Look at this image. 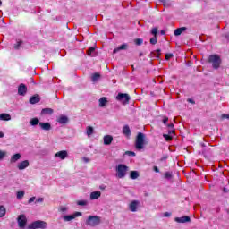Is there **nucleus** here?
I'll return each instance as SVG.
<instances>
[{
    "mask_svg": "<svg viewBox=\"0 0 229 229\" xmlns=\"http://www.w3.org/2000/svg\"><path fill=\"white\" fill-rule=\"evenodd\" d=\"M168 128V133L169 135H174V124L170 123L166 125Z\"/></svg>",
    "mask_w": 229,
    "mask_h": 229,
    "instance_id": "a878e982",
    "label": "nucleus"
},
{
    "mask_svg": "<svg viewBox=\"0 0 229 229\" xmlns=\"http://www.w3.org/2000/svg\"><path fill=\"white\" fill-rule=\"evenodd\" d=\"M94 51H96V48L94 47H90L89 50H88V55L89 56H94Z\"/></svg>",
    "mask_w": 229,
    "mask_h": 229,
    "instance_id": "c9c22d12",
    "label": "nucleus"
},
{
    "mask_svg": "<svg viewBox=\"0 0 229 229\" xmlns=\"http://www.w3.org/2000/svg\"><path fill=\"white\" fill-rule=\"evenodd\" d=\"M164 177L165 178V180H171L173 178V174H171V172H165Z\"/></svg>",
    "mask_w": 229,
    "mask_h": 229,
    "instance_id": "72a5a7b5",
    "label": "nucleus"
},
{
    "mask_svg": "<svg viewBox=\"0 0 229 229\" xmlns=\"http://www.w3.org/2000/svg\"><path fill=\"white\" fill-rule=\"evenodd\" d=\"M99 78H101V75H99V73H94L91 76V81H93V83H96V81H98Z\"/></svg>",
    "mask_w": 229,
    "mask_h": 229,
    "instance_id": "cd10ccee",
    "label": "nucleus"
},
{
    "mask_svg": "<svg viewBox=\"0 0 229 229\" xmlns=\"http://www.w3.org/2000/svg\"><path fill=\"white\" fill-rule=\"evenodd\" d=\"M163 216L164 217H171V213L170 212H165Z\"/></svg>",
    "mask_w": 229,
    "mask_h": 229,
    "instance_id": "49530a36",
    "label": "nucleus"
},
{
    "mask_svg": "<svg viewBox=\"0 0 229 229\" xmlns=\"http://www.w3.org/2000/svg\"><path fill=\"white\" fill-rule=\"evenodd\" d=\"M21 45H22V41H18L17 44L14 46V48L19 49V47H21Z\"/></svg>",
    "mask_w": 229,
    "mask_h": 229,
    "instance_id": "79ce46f5",
    "label": "nucleus"
},
{
    "mask_svg": "<svg viewBox=\"0 0 229 229\" xmlns=\"http://www.w3.org/2000/svg\"><path fill=\"white\" fill-rule=\"evenodd\" d=\"M83 160H85V162H89V159H87L86 157H83Z\"/></svg>",
    "mask_w": 229,
    "mask_h": 229,
    "instance_id": "5fc2aeb1",
    "label": "nucleus"
},
{
    "mask_svg": "<svg viewBox=\"0 0 229 229\" xmlns=\"http://www.w3.org/2000/svg\"><path fill=\"white\" fill-rule=\"evenodd\" d=\"M115 171H116V174H115L116 178H119L120 180H122L123 178H126V174H128V172L130 171V167H128L124 164H119L118 165H116Z\"/></svg>",
    "mask_w": 229,
    "mask_h": 229,
    "instance_id": "f257e3e1",
    "label": "nucleus"
},
{
    "mask_svg": "<svg viewBox=\"0 0 229 229\" xmlns=\"http://www.w3.org/2000/svg\"><path fill=\"white\" fill-rule=\"evenodd\" d=\"M90 199L94 200V199H99V198H101V191H93L90 193Z\"/></svg>",
    "mask_w": 229,
    "mask_h": 229,
    "instance_id": "412c9836",
    "label": "nucleus"
},
{
    "mask_svg": "<svg viewBox=\"0 0 229 229\" xmlns=\"http://www.w3.org/2000/svg\"><path fill=\"white\" fill-rule=\"evenodd\" d=\"M128 49V44H123L120 47L114 49L113 54L115 55V53H119V51L126 50Z\"/></svg>",
    "mask_w": 229,
    "mask_h": 229,
    "instance_id": "a211bd4d",
    "label": "nucleus"
},
{
    "mask_svg": "<svg viewBox=\"0 0 229 229\" xmlns=\"http://www.w3.org/2000/svg\"><path fill=\"white\" fill-rule=\"evenodd\" d=\"M174 221L176 223H189L191 222V217H189L188 216H183L182 217H175Z\"/></svg>",
    "mask_w": 229,
    "mask_h": 229,
    "instance_id": "ddd939ff",
    "label": "nucleus"
},
{
    "mask_svg": "<svg viewBox=\"0 0 229 229\" xmlns=\"http://www.w3.org/2000/svg\"><path fill=\"white\" fill-rule=\"evenodd\" d=\"M183 31H187V27H181V28L176 29L174 31V35L175 37H180V35H182V33H183Z\"/></svg>",
    "mask_w": 229,
    "mask_h": 229,
    "instance_id": "f3484780",
    "label": "nucleus"
},
{
    "mask_svg": "<svg viewBox=\"0 0 229 229\" xmlns=\"http://www.w3.org/2000/svg\"><path fill=\"white\" fill-rule=\"evenodd\" d=\"M167 121H169V118L165 116L163 119V123L167 124Z\"/></svg>",
    "mask_w": 229,
    "mask_h": 229,
    "instance_id": "de8ad7c7",
    "label": "nucleus"
},
{
    "mask_svg": "<svg viewBox=\"0 0 229 229\" xmlns=\"http://www.w3.org/2000/svg\"><path fill=\"white\" fill-rule=\"evenodd\" d=\"M21 158H22V155H21V153L14 154L11 157L10 163L15 164V162H18Z\"/></svg>",
    "mask_w": 229,
    "mask_h": 229,
    "instance_id": "4468645a",
    "label": "nucleus"
},
{
    "mask_svg": "<svg viewBox=\"0 0 229 229\" xmlns=\"http://www.w3.org/2000/svg\"><path fill=\"white\" fill-rule=\"evenodd\" d=\"M30 105H36V103H40V96L34 95L30 98Z\"/></svg>",
    "mask_w": 229,
    "mask_h": 229,
    "instance_id": "2eb2a0df",
    "label": "nucleus"
},
{
    "mask_svg": "<svg viewBox=\"0 0 229 229\" xmlns=\"http://www.w3.org/2000/svg\"><path fill=\"white\" fill-rule=\"evenodd\" d=\"M140 204V202L139 200H132L129 204V210H131V212H137V209L139 208Z\"/></svg>",
    "mask_w": 229,
    "mask_h": 229,
    "instance_id": "9d476101",
    "label": "nucleus"
},
{
    "mask_svg": "<svg viewBox=\"0 0 229 229\" xmlns=\"http://www.w3.org/2000/svg\"><path fill=\"white\" fill-rule=\"evenodd\" d=\"M69 157L67 150H61L55 153V158H59L60 160H65L66 157Z\"/></svg>",
    "mask_w": 229,
    "mask_h": 229,
    "instance_id": "1a4fd4ad",
    "label": "nucleus"
},
{
    "mask_svg": "<svg viewBox=\"0 0 229 229\" xmlns=\"http://www.w3.org/2000/svg\"><path fill=\"white\" fill-rule=\"evenodd\" d=\"M163 137L167 142H169V140H173V137L171 136V134H164Z\"/></svg>",
    "mask_w": 229,
    "mask_h": 229,
    "instance_id": "f704fd0d",
    "label": "nucleus"
},
{
    "mask_svg": "<svg viewBox=\"0 0 229 229\" xmlns=\"http://www.w3.org/2000/svg\"><path fill=\"white\" fill-rule=\"evenodd\" d=\"M165 60H171V58H173V54H166L165 55Z\"/></svg>",
    "mask_w": 229,
    "mask_h": 229,
    "instance_id": "37998d69",
    "label": "nucleus"
},
{
    "mask_svg": "<svg viewBox=\"0 0 229 229\" xmlns=\"http://www.w3.org/2000/svg\"><path fill=\"white\" fill-rule=\"evenodd\" d=\"M60 212H67V207L62 206V207L60 208Z\"/></svg>",
    "mask_w": 229,
    "mask_h": 229,
    "instance_id": "c03bdc74",
    "label": "nucleus"
},
{
    "mask_svg": "<svg viewBox=\"0 0 229 229\" xmlns=\"http://www.w3.org/2000/svg\"><path fill=\"white\" fill-rule=\"evenodd\" d=\"M35 199H36L35 197H31V198L29 199L28 203H33V201H35Z\"/></svg>",
    "mask_w": 229,
    "mask_h": 229,
    "instance_id": "8fccbe9b",
    "label": "nucleus"
},
{
    "mask_svg": "<svg viewBox=\"0 0 229 229\" xmlns=\"http://www.w3.org/2000/svg\"><path fill=\"white\" fill-rule=\"evenodd\" d=\"M117 101H121L123 105L130 103V95L126 93H119L116 97Z\"/></svg>",
    "mask_w": 229,
    "mask_h": 229,
    "instance_id": "423d86ee",
    "label": "nucleus"
},
{
    "mask_svg": "<svg viewBox=\"0 0 229 229\" xmlns=\"http://www.w3.org/2000/svg\"><path fill=\"white\" fill-rule=\"evenodd\" d=\"M44 202V198H38L36 199V203H43Z\"/></svg>",
    "mask_w": 229,
    "mask_h": 229,
    "instance_id": "a18cd8bd",
    "label": "nucleus"
},
{
    "mask_svg": "<svg viewBox=\"0 0 229 229\" xmlns=\"http://www.w3.org/2000/svg\"><path fill=\"white\" fill-rule=\"evenodd\" d=\"M77 205L80 207H87L89 205V202L87 200H78Z\"/></svg>",
    "mask_w": 229,
    "mask_h": 229,
    "instance_id": "7c9ffc66",
    "label": "nucleus"
},
{
    "mask_svg": "<svg viewBox=\"0 0 229 229\" xmlns=\"http://www.w3.org/2000/svg\"><path fill=\"white\" fill-rule=\"evenodd\" d=\"M98 103H99V106L101 108L106 106V103H108V100L106 99V97H103L101 98L99 100H98Z\"/></svg>",
    "mask_w": 229,
    "mask_h": 229,
    "instance_id": "b1692460",
    "label": "nucleus"
},
{
    "mask_svg": "<svg viewBox=\"0 0 229 229\" xmlns=\"http://www.w3.org/2000/svg\"><path fill=\"white\" fill-rule=\"evenodd\" d=\"M0 121H12V116L9 114H0Z\"/></svg>",
    "mask_w": 229,
    "mask_h": 229,
    "instance_id": "4be33fe9",
    "label": "nucleus"
},
{
    "mask_svg": "<svg viewBox=\"0 0 229 229\" xmlns=\"http://www.w3.org/2000/svg\"><path fill=\"white\" fill-rule=\"evenodd\" d=\"M123 133L126 137H130V135H131V131L130 130V127L128 125L123 126Z\"/></svg>",
    "mask_w": 229,
    "mask_h": 229,
    "instance_id": "5701e85b",
    "label": "nucleus"
},
{
    "mask_svg": "<svg viewBox=\"0 0 229 229\" xmlns=\"http://www.w3.org/2000/svg\"><path fill=\"white\" fill-rule=\"evenodd\" d=\"M17 167L19 171H24L27 167H30V161L24 160L22 162L18 163Z\"/></svg>",
    "mask_w": 229,
    "mask_h": 229,
    "instance_id": "9b49d317",
    "label": "nucleus"
},
{
    "mask_svg": "<svg viewBox=\"0 0 229 229\" xmlns=\"http://www.w3.org/2000/svg\"><path fill=\"white\" fill-rule=\"evenodd\" d=\"M144 139H146V135H144V133L142 132H139L135 140V148L137 149V151H142V148L146 144Z\"/></svg>",
    "mask_w": 229,
    "mask_h": 229,
    "instance_id": "f03ea898",
    "label": "nucleus"
},
{
    "mask_svg": "<svg viewBox=\"0 0 229 229\" xmlns=\"http://www.w3.org/2000/svg\"><path fill=\"white\" fill-rule=\"evenodd\" d=\"M112 140H114V138L110 135L104 136V144L106 146H110L112 144Z\"/></svg>",
    "mask_w": 229,
    "mask_h": 229,
    "instance_id": "aec40b11",
    "label": "nucleus"
},
{
    "mask_svg": "<svg viewBox=\"0 0 229 229\" xmlns=\"http://www.w3.org/2000/svg\"><path fill=\"white\" fill-rule=\"evenodd\" d=\"M6 216V208L4 206H0V217H4Z\"/></svg>",
    "mask_w": 229,
    "mask_h": 229,
    "instance_id": "c85d7f7f",
    "label": "nucleus"
},
{
    "mask_svg": "<svg viewBox=\"0 0 229 229\" xmlns=\"http://www.w3.org/2000/svg\"><path fill=\"white\" fill-rule=\"evenodd\" d=\"M40 124V120H38V118H32L30 120V125L31 126H37V124Z\"/></svg>",
    "mask_w": 229,
    "mask_h": 229,
    "instance_id": "c756f323",
    "label": "nucleus"
},
{
    "mask_svg": "<svg viewBox=\"0 0 229 229\" xmlns=\"http://www.w3.org/2000/svg\"><path fill=\"white\" fill-rule=\"evenodd\" d=\"M209 62L212 64L214 69H219V66L221 65V58L218 55H210Z\"/></svg>",
    "mask_w": 229,
    "mask_h": 229,
    "instance_id": "39448f33",
    "label": "nucleus"
},
{
    "mask_svg": "<svg viewBox=\"0 0 229 229\" xmlns=\"http://www.w3.org/2000/svg\"><path fill=\"white\" fill-rule=\"evenodd\" d=\"M3 137H4V133H3L2 131H0V139H3Z\"/></svg>",
    "mask_w": 229,
    "mask_h": 229,
    "instance_id": "603ef678",
    "label": "nucleus"
},
{
    "mask_svg": "<svg viewBox=\"0 0 229 229\" xmlns=\"http://www.w3.org/2000/svg\"><path fill=\"white\" fill-rule=\"evenodd\" d=\"M28 92V88L24 84H20L18 88V94L19 96H26V93Z\"/></svg>",
    "mask_w": 229,
    "mask_h": 229,
    "instance_id": "f8f14e48",
    "label": "nucleus"
},
{
    "mask_svg": "<svg viewBox=\"0 0 229 229\" xmlns=\"http://www.w3.org/2000/svg\"><path fill=\"white\" fill-rule=\"evenodd\" d=\"M130 178L131 180H137V178H139V172H137V171H131Z\"/></svg>",
    "mask_w": 229,
    "mask_h": 229,
    "instance_id": "bb28decb",
    "label": "nucleus"
},
{
    "mask_svg": "<svg viewBox=\"0 0 229 229\" xmlns=\"http://www.w3.org/2000/svg\"><path fill=\"white\" fill-rule=\"evenodd\" d=\"M136 46H142V42H144V40L142 38H137L134 40Z\"/></svg>",
    "mask_w": 229,
    "mask_h": 229,
    "instance_id": "e433bc0d",
    "label": "nucleus"
},
{
    "mask_svg": "<svg viewBox=\"0 0 229 229\" xmlns=\"http://www.w3.org/2000/svg\"><path fill=\"white\" fill-rule=\"evenodd\" d=\"M16 198H17V199H22V198H24V191H18Z\"/></svg>",
    "mask_w": 229,
    "mask_h": 229,
    "instance_id": "473e14b6",
    "label": "nucleus"
},
{
    "mask_svg": "<svg viewBox=\"0 0 229 229\" xmlns=\"http://www.w3.org/2000/svg\"><path fill=\"white\" fill-rule=\"evenodd\" d=\"M222 119H229V114H222L221 115Z\"/></svg>",
    "mask_w": 229,
    "mask_h": 229,
    "instance_id": "09e8293b",
    "label": "nucleus"
},
{
    "mask_svg": "<svg viewBox=\"0 0 229 229\" xmlns=\"http://www.w3.org/2000/svg\"><path fill=\"white\" fill-rule=\"evenodd\" d=\"M100 223H101V217L98 216H90L86 220V225H88V226H93V227L98 226V225H99Z\"/></svg>",
    "mask_w": 229,
    "mask_h": 229,
    "instance_id": "20e7f679",
    "label": "nucleus"
},
{
    "mask_svg": "<svg viewBox=\"0 0 229 229\" xmlns=\"http://www.w3.org/2000/svg\"><path fill=\"white\" fill-rule=\"evenodd\" d=\"M80 216H81V212H75L73 215L64 216L63 219L65 223H69V221H72L73 219H76V217Z\"/></svg>",
    "mask_w": 229,
    "mask_h": 229,
    "instance_id": "6e6552de",
    "label": "nucleus"
},
{
    "mask_svg": "<svg viewBox=\"0 0 229 229\" xmlns=\"http://www.w3.org/2000/svg\"><path fill=\"white\" fill-rule=\"evenodd\" d=\"M7 153L6 151L0 150V162L6 157Z\"/></svg>",
    "mask_w": 229,
    "mask_h": 229,
    "instance_id": "4c0bfd02",
    "label": "nucleus"
},
{
    "mask_svg": "<svg viewBox=\"0 0 229 229\" xmlns=\"http://www.w3.org/2000/svg\"><path fill=\"white\" fill-rule=\"evenodd\" d=\"M46 228H47V223L42 220L34 221L29 225V229H46Z\"/></svg>",
    "mask_w": 229,
    "mask_h": 229,
    "instance_id": "7ed1b4c3",
    "label": "nucleus"
},
{
    "mask_svg": "<svg viewBox=\"0 0 229 229\" xmlns=\"http://www.w3.org/2000/svg\"><path fill=\"white\" fill-rule=\"evenodd\" d=\"M41 114L43 115H51V114H53V109L52 108H44V109H42Z\"/></svg>",
    "mask_w": 229,
    "mask_h": 229,
    "instance_id": "393cba45",
    "label": "nucleus"
},
{
    "mask_svg": "<svg viewBox=\"0 0 229 229\" xmlns=\"http://www.w3.org/2000/svg\"><path fill=\"white\" fill-rule=\"evenodd\" d=\"M125 155H128V157H135V152H133V151H126Z\"/></svg>",
    "mask_w": 229,
    "mask_h": 229,
    "instance_id": "a19ab883",
    "label": "nucleus"
},
{
    "mask_svg": "<svg viewBox=\"0 0 229 229\" xmlns=\"http://www.w3.org/2000/svg\"><path fill=\"white\" fill-rule=\"evenodd\" d=\"M157 42V36H154L153 38H150V44H152L153 46H155Z\"/></svg>",
    "mask_w": 229,
    "mask_h": 229,
    "instance_id": "58836bf2",
    "label": "nucleus"
},
{
    "mask_svg": "<svg viewBox=\"0 0 229 229\" xmlns=\"http://www.w3.org/2000/svg\"><path fill=\"white\" fill-rule=\"evenodd\" d=\"M57 123H59V124H67L69 118L65 115H62L57 119Z\"/></svg>",
    "mask_w": 229,
    "mask_h": 229,
    "instance_id": "6ab92c4d",
    "label": "nucleus"
},
{
    "mask_svg": "<svg viewBox=\"0 0 229 229\" xmlns=\"http://www.w3.org/2000/svg\"><path fill=\"white\" fill-rule=\"evenodd\" d=\"M160 1V3H165V0H159Z\"/></svg>",
    "mask_w": 229,
    "mask_h": 229,
    "instance_id": "6e6d98bb",
    "label": "nucleus"
},
{
    "mask_svg": "<svg viewBox=\"0 0 229 229\" xmlns=\"http://www.w3.org/2000/svg\"><path fill=\"white\" fill-rule=\"evenodd\" d=\"M158 32V29L157 28H153L151 30V33L154 35V37H157V33Z\"/></svg>",
    "mask_w": 229,
    "mask_h": 229,
    "instance_id": "ea45409f",
    "label": "nucleus"
},
{
    "mask_svg": "<svg viewBox=\"0 0 229 229\" xmlns=\"http://www.w3.org/2000/svg\"><path fill=\"white\" fill-rule=\"evenodd\" d=\"M154 171H155V173H160V170L157 166H154Z\"/></svg>",
    "mask_w": 229,
    "mask_h": 229,
    "instance_id": "3c124183",
    "label": "nucleus"
},
{
    "mask_svg": "<svg viewBox=\"0 0 229 229\" xmlns=\"http://www.w3.org/2000/svg\"><path fill=\"white\" fill-rule=\"evenodd\" d=\"M86 133H87L88 137H90V135H92V133H94V128H92L91 126H88Z\"/></svg>",
    "mask_w": 229,
    "mask_h": 229,
    "instance_id": "2f4dec72",
    "label": "nucleus"
},
{
    "mask_svg": "<svg viewBox=\"0 0 229 229\" xmlns=\"http://www.w3.org/2000/svg\"><path fill=\"white\" fill-rule=\"evenodd\" d=\"M161 33H162V35H164V33H165L164 30H162Z\"/></svg>",
    "mask_w": 229,
    "mask_h": 229,
    "instance_id": "13d9d810",
    "label": "nucleus"
},
{
    "mask_svg": "<svg viewBox=\"0 0 229 229\" xmlns=\"http://www.w3.org/2000/svg\"><path fill=\"white\" fill-rule=\"evenodd\" d=\"M17 223L20 228H26V225L28 223V218H26V215H20L17 218Z\"/></svg>",
    "mask_w": 229,
    "mask_h": 229,
    "instance_id": "0eeeda50",
    "label": "nucleus"
},
{
    "mask_svg": "<svg viewBox=\"0 0 229 229\" xmlns=\"http://www.w3.org/2000/svg\"><path fill=\"white\" fill-rule=\"evenodd\" d=\"M188 101H189V103H194V100H192L191 98H189Z\"/></svg>",
    "mask_w": 229,
    "mask_h": 229,
    "instance_id": "864d4df0",
    "label": "nucleus"
},
{
    "mask_svg": "<svg viewBox=\"0 0 229 229\" xmlns=\"http://www.w3.org/2000/svg\"><path fill=\"white\" fill-rule=\"evenodd\" d=\"M1 4H3V2L0 0V6H1Z\"/></svg>",
    "mask_w": 229,
    "mask_h": 229,
    "instance_id": "4d7b16f0",
    "label": "nucleus"
},
{
    "mask_svg": "<svg viewBox=\"0 0 229 229\" xmlns=\"http://www.w3.org/2000/svg\"><path fill=\"white\" fill-rule=\"evenodd\" d=\"M39 126H40L41 130H45L46 131H49V130H51V123H49L40 122Z\"/></svg>",
    "mask_w": 229,
    "mask_h": 229,
    "instance_id": "dca6fc26",
    "label": "nucleus"
}]
</instances>
